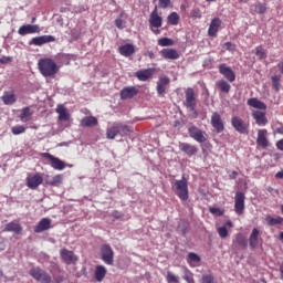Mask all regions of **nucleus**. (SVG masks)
Returning a JSON list of instances; mask_svg holds the SVG:
<instances>
[{
	"mask_svg": "<svg viewBox=\"0 0 283 283\" xmlns=\"http://www.w3.org/2000/svg\"><path fill=\"white\" fill-rule=\"evenodd\" d=\"M218 233L220 238L224 239L229 235V231L227 230V227H220L218 228Z\"/></svg>",
	"mask_w": 283,
	"mask_h": 283,
	"instance_id": "obj_52",
	"label": "nucleus"
},
{
	"mask_svg": "<svg viewBox=\"0 0 283 283\" xmlns=\"http://www.w3.org/2000/svg\"><path fill=\"white\" fill-rule=\"evenodd\" d=\"M166 280L168 283H178L180 282V277L176 276L172 272H167Z\"/></svg>",
	"mask_w": 283,
	"mask_h": 283,
	"instance_id": "obj_47",
	"label": "nucleus"
},
{
	"mask_svg": "<svg viewBox=\"0 0 283 283\" xmlns=\"http://www.w3.org/2000/svg\"><path fill=\"white\" fill-rule=\"evenodd\" d=\"M277 67H279L280 72H281V74H283V62L279 63Z\"/></svg>",
	"mask_w": 283,
	"mask_h": 283,
	"instance_id": "obj_63",
	"label": "nucleus"
},
{
	"mask_svg": "<svg viewBox=\"0 0 283 283\" xmlns=\"http://www.w3.org/2000/svg\"><path fill=\"white\" fill-rule=\"evenodd\" d=\"M148 23L149 29L154 34H160L159 28H163V17L158 14V7H155V9L151 11Z\"/></svg>",
	"mask_w": 283,
	"mask_h": 283,
	"instance_id": "obj_3",
	"label": "nucleus"
},
{
	"mask_svg": "<svg viewBox=\"0 0 283 283\" xmlns=\"http://www.w3.org/2000/svg\"><path fill=\"white\" fill-rule=\"evenodd\" d=\"M25 129H28L25 126L18 125L11 128V133L13 136H19L20 134H25Z\"/></svg>",
	"mask_w": 283,
	"mask_h": 283,
	"instance_id": "obj_44",
	"label": "nucleus"
},
{
	"mask_svg": "<svg viewBox=\"0 0 283 283\" xmlns=\"http://www.w3.org/2000/svg\"><path fill=\"white\" fill-rule=\"evenodd\" d=\"M175 191L180 200H189V186L187 178L182 177L181 180L175 181Z\"/></svg>",
	"mask_w": 283,
	"mask_h": 283,
	"instance_id": "obj_4",
	"label": "nucleus"
},
{
	"mask_svg": "<svg viewBox=\"0 0 283 283\" xmlns=\"http://www.w3.org/2000/svg\"><path fill=\"white\" fill-rule=\"evenodd\" d=\"M276 148H277L280 151H283V138L280 139L279 142H276Z\"/></svg>",
	"mask_w": 283,
	"mask_h": 283,
	"instance_id": "obj_57",
	"label": "nucleus"
},
{
	"mask_svg": "<svg viewBox=\"0 0 283 283\" xmlns=\"http://www.w3.org/2000/svg\"><path fill=\"white\" fill-rule=\"evenodd\" d=\"M199 283H216V276H213L211 273L203 274Z\"/></svg>",
	"mask_w": 283,
	"mask_h": 283,
	"instance_id": "obj_43",
	"label": "nucleus"
},
{
	"mask_svg": "<svg viewBox=\"0 0 283 283\" xmlns=\"http://www.w3.org/2000/svg\"><path fill=\"white\" fill-rule=\"evenodd\" d=\"M168 25H178L180 23V15L177 12H171L167 17Z\"/></svg>",
	"mask_w": 283,
	"mask_h": 283,
	"instance_id": "obj_35",
	"label": "nucleus"
},
{
	"mask_svg": "<svg viewBox=\"0 0 283 283\" xmlns=\"http://www.w3.org/2000/svg\"><path fill=\"white\" fill-rule=\"evenodd\" d=\"M115 25H116V28H118V30H123L125 28V25H123V15H119L115 20Z\"/></svg>",
	"mask_w": 283,
	"mask_h": 283,
	"instance_id": "obj_54",
	"label": "nucleus"
},
{
	"mask_svg": "<svg viewBox=\"0 0 283 283\" xmlns=\"http://www.w3.org/2000/svg\"><path fill=\"white\" fill-rule=\"evenodd\" d=\"M264 12H266V4H264L262 2H258L255 4V13L256 14H264Z\"/></svg>",
	"mask_w": 283,
	"mask_h": 283,
	"instance_id": "obj_49",
	"label": "nucleus"
},
{
	"mask_svg": "<svg viewBox=\"0 0 283 283\" xmlns=\"http://www.w3.org/2000/svg\"><path fill=\"white\" fill-rule=\"evenodd\" d=\"M282 76L281 75H273L271 77L272 81V87L273 90H275L276 92H280V81H281Z\"/></svg>",
	"mask_w": 283,
	"mask_h": 283,
	"instance_id": "obj_42",
	"label": "nucleus"
},
{
	"mask_svg": "<svg viewBox=\"0 0 283 283\" xmlns=\"http://www.w3.org/2000/svg\"><path fill=\"white\" fill-rule=\"evenodd\" d=\"M229 178L230 180H235V178H238V171H232L230 175H229Z\"/></svg>",
	"mask_w": 283,
	"mask_h": 283,
	"instance_id": "obj_58",
	"label": "nucleus"
},
{
	"mask_svg": "<svg viewBox=\"0 0 283 283\" xmlns=\"http://www.w3.org/2000/svg\"><path fill=\"white\" fill-rule=\"evenodd\" d=\"M2 103L6 105H14L17 103V95L14 93H8L6 92L3 96L1 97Z\"/></svg>",
	"mask_w": 283,
	"mask_h": 283,
	"instance_id": "obj_31",
	"label": "nucleus"
},
{
	"mask_svg": "<svg viewBox=\"0 0 283 283\" xmlns=\"http://www.w3.org/2000/svg\"><path fill=\"white\" fill-rule=\"evenodd\" d=\"M235 243L239 244V247H242V249H247L249 241H247V238L244 235L239 233L235 237Z\"/></svg>",
	"mask_w": 283,
	"mask_h": 283,
	"instance_id": "obj_41",
	"label": "nucleus"
},
{
	"mask_svg": "<svg viewBox=\"0 0 283 283\" xmlns=\"http://www.w3.org/2000/svg\"><path fill=\"white\" fill-rule=\"evenodd\" d=\"M188 259L190 260V262H200V256L193 252H190L188 254Z\"/></svg>",
	"mask_w": 283,
	"mask_h": 283,
	"instance_id": "obj_53",
	"label": "nucleus"
},
{
	"mask_svg": "<svg viewBox=\"0 0 283 283\" xmlns=\"http://www.w3.org/2000/svg\"><path fill=\"white\" fill-rule=\"evenodd\" d=\"M82 127H96L98 125V119L94 116L84 117L81 120Z\"/></svg>",
	"mask_w": 283,
	"mask_h": 283,
	"instance_id": "obj_29",
	"label": "nucleus"
},
{
	"mask_svg": "<svg viewBox=\"0 0 283 283\" xmlns=\"http://www.w3.org/2000/svg\"><path fill=\"white\" fill-rule=\"evenodd\" d=\"M231 125L239 134H249V123L244 122L240 116H233Z\"/></svg>",
	"mask_w": 283,
	"mask_h": 283,
	"instance_id": "obj_6",
	"label": "nucleus"
},
{
	"mask_svg": "<svg viewBox=\"0 0 283 283\" xmlns=\"http://www.w3.org/2000/svg\"><path fill=\"white\" fill-rule=\"evenodd\" d=\"M280 272H281V279L283 280V263L280 266Z\"/></svg>",
	"mask_w": 283,
	"mask_h": 283,
	"instance_id": "obj_64",
	"label": "nucleus"
},
{
	"mask_svg": "<svg viewBox=\"0 0 283 283\" xmlns=\"http://www.w3.org/2000/svg\"><path fill=\"white\" fill-rule=\"evenodd\" d=\"M38 67L42 76H44L45 78H54L61 70V66H59L56 62H54V60L50 57L39 60Z\"/></svg>",
	"mask_w": 283,
	"mask_h": 283,
	"instance_id": "obj_1",
	"label": "nucleus"
},
{
	"mask_svg": "<svg viewBox=\"0 0 283 283\" xmlns=\"http://www.w3.org/2000/svg\"><path fill=\"white\" fill-rule=\"evenodd\" d=\"M138 81H149L154 76V69H146L135 73Z\"/></svg>",
	"mask_w": 283,
	"mask_h": 283,
	"instance_id": "obj_27",
	"label": "nucleus"
},
{
	"mask_svg": "<svg viewBox=\"0 0 283 283\" xmlns=\"http://www.w3.org/2000/svg\"><path fill=\"white\" fill-rule=\"evenodd\" d=\"M221 25H222V20H220V18L212 19L208 29V35L218 36V31L220 30Z\"/></svg>",
	"mask_w": 283,
	"mask_h": 283,
	"instance_id": "obj_22",
	"label": "nucleus"
},
{
	"mask_svg": "<svg viewBox=\"0 0 283 283\" xmlns=\"http://www.w3.org/2000/svg\"><path fill=\"white\" fill-rule=\"evenodd\" d=\"M224 48H226V50L233 51V50H235V44H233L231 42H227V43H224Z\"/></svg>",
	"mask_w": 283,
	"mask_h": 283,
	"instance_id": "obj_56",
	"label": "nucleus"
},
{
	"mask_svg": "<svg viewBox=\"0 0 283 283\" xmlns=\"http://www.w3.org/2000/svg\"><path fill=\"white\" fill-rule=\"evenodd\" d=\"M275 178H276L277 180H282V178H283V170L276 172V174H275Z\"/></svg>",
	"mask_w": 283,
	"mask_h": 283,
	"instance_id": "obj_59",
	"label": "nucleus"
},
{
	"mask_svg": "<svg viewBox=\"0 0 283 283\" xmlns=\"http://www.w3.org/2000/svg\"><path fill=\"white\" fill-rule=\"evenodd\" d=\"M159 8L166 10V8H171V0H159L158 2Z\"/></svg>",
	"mask_w": 283,
	"mask_h": 283,
	"instance_id": "obj_51",
	"label": "nucleus"
},
{
	"mask_svg": "<svg viewBox=\"0 0 283 283\" xmlns=\"http://www.w3.org/2000/svg\"><path fill=\"white\" fill-rule=\"evenodd\" d=\"M211 125L216 129L217 134H222L224 132V122L219 113H213L211 116Z\"/></svg>",
	"mask_w": 283,
	"mask_h": 283,
	"instance_id": "obj_14",
	"label": "nucleus"
},
{
	"mask_svg": "<svg viewBox=\"0 0 283 283\" xmlns=\"http://www.w3.org/2000/svg\"><path fill=\"white\" fill-rule=\"evenodd\" d=\"M247 104L249 105V107H253L254 109H261L263 112H265L266 109V105L264 104V102L258 99V97L249 98Z\"/></svg>",
	"mask_w": 283,
	"mask_h": 283,
	"instance_id": "obj_26",
	"label": "nucleus"
},
{
	"mask_svg": "<svg viewBox=\"0 0 283 283\" xmlns=\"http://www.w3.org/2000/svg\"><path fill=\"white\" fill-rule=\"evenodd\" d=\"M252 117L254 118V120H255L256 125H259V127H264L269 123V119L266 118V113H264L262 111H253Z\"/></svg>",
	"mask_w": 283,
	"mask_h": 283,
	"instance_id": "obj_17",
	"label": "nucleus"
},
{
	"mask_svg": "<svg viewBox=\"0 0 283 283\" xmlns=\"http://www.w3.org/2000/svg\"><path fill=\"white\" fill-rule=\"evenodd\" d=\"M95 280L96 282H101L105 280V275H107V269L104 265H97L95 268Z\"/></svg>",
	"mask_w": 283,
	"mask_h": 283,
	"instance_id": "obj_28",
	"label": "nucleus"
},
{
	"mask_svg": "<svg viewBox=\"0 0 283 283\" xmlns=\"http://www.w3.org/2000/svg\"><path fill=\"white\" fill-rule=\"evenodd\" d=\"M219 72L230 83H233V81H235V72H233V70H231V67L227 66V64H220L219 65Z\"/></svg>",
	"mask_w": 283,
	"mask_h": 283,
	"instance_id": "obj_16",
	"label": "nucleus"
},
{
	"mask_svg": "<svg viewBox=\"0 0 283 283\" xmlns=\"http://www.w3.org/2000/svg\"><path fill=\"white\" fill-rule=\"evenodd\" d=\"M179 149L189 157L198 154V147L188 143H179Z\"/></svg>",
	"mask_w": 283,
	"mask_h": 283,
	"instance_id": "obj_23",
	"label": "nucleus"
},
{
	"mask_svg": "<svg viewBox=\"0 0 283 283\" xmlns=\"http://www.w3.org/2000/svg\"><path fill=\"white\" fill-rule=\"evenodd\" d=\"M138 94V88L135 86H126L120 91V99L127 101L129 98H134Z\"/></svg>",
	"mask_w": 283,
	"mask_h": 283,
	"instance_id": "obj_21",
	"label": "nucleus"
},
{
	"mask_svg": "<svg viewBox=\"0 0 283 283\" xmlns=\"http://www.w3.org/2000/svg\"><path fill=\"white\" fill-rule=\"evenodd\" d=\"M29 275L39 283H52V275L48 271L36 266L29 270Z\"/></svg>",
	"mask_w": 283,
	"mask_h": 283,
	"instance_id": "obj_2",
	"label": "nucleus"
},
{
	"mask_svg": "<svg viewBox=\"0 0 283 283\" xmlns=\"http://www.w3.org/2000/svg\"><path fill=\"white\" fill-rule=\"evenodd\" d=\"M169 83H171V80L167 77L166 75L159 76V80L157 81V94L159 96H165L167 94V90H169Z\"/></svg>",
	"mask_w": 283,
	"mask_h": 283,
	"instance_id": "obj_11",
	"label": "nucleus"
},
{
	"mask_svg": "<svg viewBox=\"0 0 283 283\" xmlns=\"http://www.w3.org/2000/svg\"><path fill=\"white\" fill-rule=\"evenodd\" d=\"M60 255H61L63 262H65V264H74V262H76L78 260V258H76L74 255V252L70 251L67 249H62L60 251Z\"/></svg>",
	"mask_w": 283,
	"mask_h": 283,
	"instance_id": "obj_18",
	"label": "nucleus"
},
{
	"mask_svg": "<svg viewBox=\"0 0 283 283\" xmlns=\"http://www.w3.org/2000/svg\"><path fill=\"white\" fill-rule=\"evenodd\" d=\"M190 17L192 19H202V12L200 11V9L195 8V9L191 10Z\"/></svg>",
	"mask_w": 283,
	"mask_h": 283,
	"instance_id": "obj_50",
	"label": "nucleus"
},
{
	"mask_svg": "<svg viewBox=\"0 0 283 283\" xmlns=\"http://www.w3.org/2000/svg\"><path fill=\"white\" fill-rule=\"evenodd\" d=\"M256 145L262 149H269V147H271V143L269 142V130L264 128L258 130Z\"/></svg>",
	"mask_w": 283,
	"mask_h": 283,
	"instance_id": "obj_8",
	"label": "nucleus"
},
{
	"mask_svg": "<svg viewBox=\"0 0 283 283\" xmlns=\"http://www.w3.org/2000/svg\"><path fill=\"white\" fill-rule=\"evenodd\" d=\"M117 132H118V136H128L129 134V126L125 125V124H120L117 123Z\"/></svg>",
	"mask_w": 283,
	"mask_h": 283,
	"instance_id": "obj_40",
	"label": "nucleus"
},
{
	"mask_svg": "<svg viewBox=\"0 0 283 283\" xmlns=\"http://www.w3.org/2000/svg\"><path fill=\"white\" fill-rule=\"evenodd\" d=\"M190 138H193L197 143H207V133L200 130L197 126H190L188 128Z\"/></svg>",
	"mask_w": 283,
	"mask_h": 283,
	"instance_id": "obj_9",
	"label": "nucleus"
},
{
	"mask_svg": "<svg viewBox=\"0 0 283 283\" xmlns=\"http://www.w3.org/2000/svg\"><path fill=\"white\" fill-rule=\"evenodd\" d=\"M101 258L108 266H114V250L109 244L101 247Z\"/></svg>",
	"mask_w": 283,
	"mask_h": 283,
	"instance_id": "obj_5",
	"label": "nucleus"
},
{
	"mask_svg": "<svg viewBox=\"0 0 283 283\" xmlns=\"http://www.w3.org/2000/svg\"><path fill=\"white\" fill-rule=\"evenodd\" d=\"M116 136H118V124L117 123L113 124V126H111L106 130V138H108V140H114V138H116Z\"/></svg>",
	"mask_w": 283,
	"mask_h": 283,
	"instance_id": "obj_32",
	"label": "nucleus"
},
{
	"mask_svg": "<svg viewBox=\"0 0 283 283\" xmlns=\"http://www.w3.org/2000/svg\"><path fill=\"white\" fill-rule=\"evenodd\" d=\"M164 59H168L170 61H176V59H180V54L175 49H164L160 52Z\"/></svg>",
	"mask_w": 283,
	"mask_h": 283,
	"instance_id": "obj_25",
	"label": "nucleus"
},
{
	"mask_svg": "<svg viewBox=\"0 0 283 283\" xmlns=\"http://www.w3.org/2000/svg\"><path fill=\"white\" fill-rule=\"evenodd\" d=\"M134 52H136V50L133 44H124L119 46V54H122V56H132Z\"/></svg>",
	"mask_w": 283,
	"mask_h": 283,
	"instance_id": "obj_30",
	"label": "nucleus"
},
{
	"mask_svg": "<svg viewBox=\"0 0 283 283\" xmlns=\"http://www.w3.org/2000/svg\"><path fill=\"white\" fill-rule=\"evenodd\" d=\"M39 32H41V28L38 24H24L18 30L20 36H25V34H38Z\"/></svg>",
	"mask_w": 283,
	"mask_h": 283,
	"instance_id": "obj_13",
	"label": "nucleus"
},
{
	"mask_svg": "<svg viewBox=\"0 0 283 283\" xmlns=\"http://www.w3.org/2000/svg\"><path fill=\"white\" fill-rule=\"evenodd\" d=\"M32 116V111L30 109L29 106L22 108L21 114H20V120L22 123H28L30 120V117Z\"/></svg>",
	"mask_w": 283,
	"mask_h": 283,
	"instance_id": "obj_37",
	"label": "nucleus"
},
{
	"mask_svg": "<svg viewBox=\"0 0 283 283\" xmlns=\"http://www.w3.org/2000/svg\"><path fill=\"white\" fill-rule=\"evenodd\" d=\"M185 94H186L185 106L190 112H193V114H196V116H198V113H196V92L193 91V88L188 87L186 90Z\"/></svg>",
	"mask_w": 283,
	"mask_h": 283,
	"instance_id": "obj_7",
	"label": "nucleus"
},
{
	"mask_svg": "<svg viewBox=\"0 0 283 283\" xmlns=\"http://www.w3.org/2000/svg\"><path fill=\"white\" fill-rule=\"evenodd\" d=\"M217 87L220 90V92H224L226 94L231 92V84L224 80L217 82Z\"/></svg>",
	"mask_w": 283,
	"mask_h": 283,
	"instance_id": "obj_36",
	"label": "nucleus"
},
{
	"mask_svg": "<svg viewBox=\"0 0 283 283\" xmlns=\"http://www.w3.org/2000/svg\"><path fill=\"white\" fill-rule=\"evenodd\" d=\"M158 45H160L161 48L174 45V40L169 38H161L158 40Z\"/></svg>",
	"mask_w": 283,
	"mask_h": 283,
	"instance_id": "obj_46",
	"label": "nucleus"
},
{
	"mask_svg": "<svg viewBox=\"0 0 283 283\" xmlns=\"http://www.w3.org/2000/svg\"><path fill=\"white\" fill-rule=\"evenodd\" d=\"M209 211L212 213V216H222L223 213L219 208H210Z\"/></svg>",
	"mask_w": 283,
	"mask_h": 283,
	"instance_id": "obj_55",
	"label": "nucleus"
},
{
	"mask_svg": "<svg viewBox=\"0 0 283 283\" xmlns=\"http://www.w3.org/2000/svg\"><path fill=\"white\" fill-rule=\"evenodd\" d=\"M265 222L269 224V227H275L276 224L283 223V218L282 217L273 218L271 216H266Z\"/></svg>",
	"mask_w": 283,
	"mask_h": 283,
	"instance_id": "obj_38",
	"label": "nucleus"
},
{
	"mask_svg": "<svg viewBox=\"0 0 283 283\" xmlns=\"http://www.w3.org/2000/svg\"><path fill=\"white\" fill-rule=\"evenodd\" d=\"M255 54L260 59V61H263V59H266V51L262 45H259L255 48Z\"/></svg>",
	"mask_w": 283,
	"mask_h": 283,
	"instance_id": "obj_45",
	"label": "nucleus"
},
{
	"mask_svg": "<svg viewBox=\"0 0 283 283\" xmlns=\"http://www.w3.org/2000/svg\"><path fill=\"white\" fill-rule=\"evenodd\" d=\"M52 227V220L48 218H43L35 227L34 232L35 233H43V231H48V229H51Z\"/></svg>",
	"mask_w": 283,
	"mask_h": 283,
	"instance_id": "obj_24",
	"label": "nucleus"
},
{
	"mask_svg": "<svg viewBox=\"0 0 283 283\" xmlns=\"http://www.w3.org/2000/svg\"><path fill=\"white\" fill-rule=\"evenodd\" d=\"M244 200H247L244 192L238 191L234 197V211L238 216L244 213Z\"/></svg>",
	"mask_w": 283,
	"mask_h": 283,
	"instance_id": "obj_12",
	"label": "nucleus"
},
{
	"mask_svg": "<svg viewBox=\"0 0 283 283\" xmlns=\"http://www.w3.org/2000/svg\"><path fill=\"white\" fill-rule=\"evenodd\" d=\"M40 185H43V177L39 174L27 178V187H29V189H39Z\"/></svg>",
	"mask_w": 283,
	"mask_h": 283,
	"instance_id": "obj_19",
	"label": "nucleus"
},
{
	"mask_svg": "<svg viewBox=\"0 0 283 283\" xmlns=\"http://www.w3.org/2000/svg\"><path fill=\"white\" fill-rule=\"evenodd\" d=\"M63 182V175H56L51 180H46L45 184L51 187H59Z\"/></svg>",
	"mask_w": 283,
	"mask_h": 283,
	"instance_id": "obj_39",
	"label": "nucleus"
},
{
	"mask_svg": "<svg viewBox=\"0 0 283 283\" xmlns=\"http://www.w3.org/2000/svg\"><path fill=\"white\" fill-rule=\"evenodd\" d=\"M276 134H281L283 136V125L276 128Z\"/></svg>",
	"mask_w": 283,
	"mask_h": 283,
	"instance_id": "obj_61",
	"label": "nucleus"
},
{
	"mask_svg": "<svg viewBox=\"0 0 283 283\" xmlns=\"http://www.w3.org/2000/svg\"><path fill=\"white\" fill-rule=\"evenodd\" d=\"M10 61H12L11 57H2V59H0V63H10Z\"/></svg>",
	"mask_w": 283,
	"mask_h": 283,
	"instance_id": "obj_60",
	"label": "nucleus"
},
{
	"mask_svg": "<svg viewBox=\"0 0 283 283\" xmlns=\"http://www.w3.org/2000/svg\"><path fill=\"white\" fill-rule=\"evenodd\" d=\"M4 231H11L19 235V233H21V231H23V228L21 227V224L17 223V222H10L4 227Z\"/></svg>",
	"mask_w": 283,
	"mask_h": 283,
	"instance_id": "obj_33",
	"label": "nucleus"
},
{
	"mask_svg": "<svg viewBox=\"0 0 283 283\" xmlns=\"http://www.w3.org/2000/svg\"><path fill=\"white\" fill-rule=\"evenodd\" d=\"M54 41H56V38H54V35H40V36H35L30 41V45H45V43H54Z\"/></svg>",
	"mask_w": 283,
	"mask_h": 283,
	"instance_id": "obj_15",
	"label": "nucleus"
},
{
	"mask_svg": "<svg viewBox=\"0 0 283 283\" xmlns=\"http://www.w3.org/2000/svg\"><path fill=\"white\" fill-rule=\"evenodd\" d=\"M56 113L59 114V120H67L70 118V113H67V108L63 105H57Z\"/></svg>",
	"mask_w": 283,
	"mask_h": 283,
	"instance_id": "obj_34",
	"label": "nucleus"
},
{
	"mask_svg": "<svg viewBox=\"0 0 283 283\" xmlns=\"http://www.w3.org/2000/svg\"><path fill=\"white\" fill-rule=\"evenodd\" d=\"M182 279L187 283H196V281L193 280V273H191V271H189V270L185 271Z\"/></svg>",
	"mask_w": 283,
	"mask_h": 283,
	"instance_id": "obj_48",
	"label": "nucleus"
},
{
	"mask_svg": "<svg viewBox=\"0 0 283 283\" xmlns=\"http://www.w3.org/2000/svg\"><path fill=\"white\" fill-rule=\"evenodd\" d=\"M149 59H156V54L153 53V51H148Z\"/></svg>",
	"mask_w": 283,
	"mask_h": 283,
	"instance_id": "obj_62",
	"label": "nucleus"
},
{
	"mask_svg": "<svg viewBox=\"0 0 283 283\" xmlns=\"http://www.w3.org/2000/svg\"><path fill=\"white\" fill-rule=\"evenodd\" d=\"M260 242H262V239L260 238V231L258 228H253L249 238V245L251 249H258Z\"/></svg>",
	"mask_w": 283,
	"mask_h": 283,
	"instance_id": "obj_20",
	"label": "nucleus"
},
{
	"mask_svg": "<svg viewBox=\"0 0 283 283\" xmlns=\"http://www.w3.org/2000/svg\"><path fill=\"white\" fill-rule=\"evenodd\" d=\"M42 156L43 158H46V160H50L53 169H56L57 171H63V169H65V161L61 160L59 157H54V155L50 153H44Z\"/></svg>",
	"mask_w": 283,
	"mask_h": 283,
	"instance_id": "obj_10",
	"label": "nucleus"
}]
</instances>
